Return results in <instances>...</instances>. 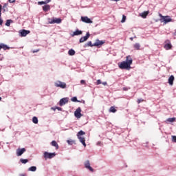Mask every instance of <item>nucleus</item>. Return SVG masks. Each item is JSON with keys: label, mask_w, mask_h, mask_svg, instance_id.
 Returning a JSON list of instances; mask_svg holds the SVG:
<instances>
[{"label": "nucleus", "mask_w": 176, "mask_h": 176, "mask_svg": "<svg viewBox=\"0 0 176 176\" xmlns=\"http://www.w3.org/2000/svg\"><path fill=\"white\" fill-rule=\"evenodd\" d=\"M85 168H87L88 170H89V171H91V173L94 171V169H93V168L90 166V162L89 160L85 162Z\"/></svg>", "instance_id": "9d476101"}, {"label": "nucleus", "mask_w": 176, "mask_h": 176, "mask_svg": "<svg viewBox=\"0 0 176 176\" xmlns=\"http://www.w3.org/2000/svg\"><path fill=\"white\" fill-rule=\"evenodd\" d=\"M8 8V3H5L3 6V8L4 9V11H5V8Z\"/></svg>", "instance_id": "4c0bfd02"}, {"label": "nucleus", "mask_w": 176, "mask_h": 176, "mask_svg": "<svg viewBox=\"0 0 176 176\" xmlns=\"http://www.w3.org/2000/svg\"><path fill=\"white\" fill-rule=\"evenodd\" d=\"M80 83L81 85H86V81H85V80H81Z\"/></svg>", "instance_id": "c9c22d12"}, {"label": "nucleus", "mask_w": 176, "mask_h": 176, "mask_svg": "<svg viewBox=\"0 0 176 176\" xmlns=\"http://www.w3.org/2000/svg\"><path fill=\"white\" fill-rule=\"evenodd\" d=\"M67 102H68V100H67V98H62L60 100L59 105L60 107H63V105H65V104H67Z\"/></svg>", "instance_id": "4468645a"}, {"label": "nucleus", "mask_w": 176, "mask_h": 176, "mask_svg": "<svg viewBox=\"0 0 176 176\" xmlns=\"http://www.w3.org/2000/svg\"><path fill=\"white\" fill-rule=\"evenodd\" d=\"M176 118H169L166 120V122H170V123H173V122H175Z\"/></svg>", "instance_id": "5701e85b"}, {"label": "nucleus", "mask_w": 176, "mask_h": 176, "mask_svg": "<svg viewBox=\"0 0 176 176\" xmlns=\"http://www.w3.org/2000/svg\"><path fill=\"white\" fill-rule=\"evenodd\" d=\"M50 2H52V0H46L45 1H38V5H47Z\"/></svg>", "instance_id": "f3484780"}, {"label": "nucleus", "mask_w": 176, "mask_h": 176, "mask_svg": "<svg viewBox=\"0 0 176 176\" xmlns=\"http://www.w3.org/2000/svg\"><path fill=\"white\" fill-rule=\"evenodd\" d=\"M13 23V21L11 20V19H8V20L6 21V25L7 27H10V23Z\"/></svg>", "instance_id": "393cba45"}, {"label": "nucleus", "mask_w": 176, "mask_h": 176, "mask_svg": "<svg viewBox=\"0 0 176 176\" xmlns=\"http://www.w3.org/2000/svg\"><path fill=\"white\" fill-rule=\"evenodd\" d=\"M43 12H49V10H50V6L45 5V6H43Z\"/></svg>", "instance_id": "a211bd4d"}, {"label": "nucleus", "mask_w": 176, "mask_h": 176, "mask_svg": "<svg viewBox=\"0 0 176 176\" xmlns=\"http://www.w3.org/2000/svg\"><path fill=\"white\" fill-rule=\"evenodd\" d=\"M111 1H115L116 2H119L120 0H111Z\"/></svg>", "instance_id": "a18cd8bd"}, {"label": "nucleus", "mask_w": 176, "mask_h": 176, "mask_svg": "<svg viewBox=\"0 0 176 176\" xmlns=\"http://www.w3.org/2000/svg\"><path fill=\"white\" fill-rule=\"evenodd\" d=\"M87 46H90L91 47H94V45H93V43H91V41H89V42L87 43Z\"/></svg>", "instance_id": "7c9ffc66"}, {"label": "nucleus", "mask_w": 176, "mask_h": 176, "mask_svg": "<svg viewBox=\"0 0 176 176\" xmlns=\"http://www.w3.org/2000/svg\"><path fill=\"white\" fill-rule=\"evenodd\" d=\"M72 101H73V102H76V101H78V98L76 97H73L72 98Z\"/></svg>", "instance_id": "473e14b6"}, {"label": "nucleus", "mask_w": 176, "mask_h": 176, "mask_svg": "<svg viewBox=\"0 0 176 176\" xmlns=\"http://www.w3.org/2000/svg\"><path fill=\"white\" fill-rule=\"evenodd\" d=\"M30 30H22L21 32H20V34H21V36L23 37V36H27V35H28V34H30Z\"/></svg>", "instance_id": "ddd939ff"}, {"label": "nucleus", "mask_w": 176, "mask_h": 176, "mask_svg": "<svg viewBox=\"0 0 176 176\" xmlns=\"http://www.w3.org/2000/svg\"><path fill=\"white\" fill-rule=\"evenodd\" d=\"M32 122H33V123H34V124H38V118L33 117Z\"/></svg>", "instance_id": "cd10ccee"}, {"label": "nucleus", "mask_w": 176, "mask_h": 176, "mask_svg": "<svg viewBox=\"0 0 176 176\" xmlns=\"http://www.w3.org/2000/svg\"><path fill=\"white\" fill-rule=\"evenodd\" d=\"M10 3H13L14 2L16 1V0H8Z\"/></svg>", "instance_id": "ea45409f"}, {"label": "nucleus", "mask_w": 176, "mask_h": 176, "mask_svg": "<svg viewBox=\"0 0 176 176\" xmlns=\"http://www.w3.org/2000/svg\"><path fill=\"white\" fill-rule=\"evenodd\" d=\"M69 56H75V50L71 49L68 51Z\"/></svg>", "instance_id": "4be33fe9"}, {"label": "nucleus", "mask_w": 176, "mask_h": 176, "mask_svg": "<svg viewBox=\"0 0 176 176\" xmlns=\"http://www.w3.org/2000/svg\"><path fill=\"white\" fill-rule=\"evenodd\" d=\"M29 171H36V166H31L30 168H29L28 169Z\"/></svg>", "instance_id": "c85d7f7f"}, {"label": "nucleus", "mask_w": 176, "mask_h": 176, "mask_svg": "<svg viewBox=\"0 0 176 176\" xmlns=\"http://www.w3.org/2000/svg\"><path fill=\"white\" fill-rule=\"evenodd\" d=\"M54 85L56 87H60V89H67V84L60 80L55 82Z\"/></svg>", "instance_id": "20e7f679"}, {"label": "nucleus", "mask_w": 176, "mask_h": 176, "mask_svg": "<svg viewBox=\"0 0 176 176\" xmlns=\"http://www.w3.org/2000/svg\"><path fill=\"white\" fill-rule=\"evenodd\" d=\"M159 16L161 17L160 21L162 23L164 22V24H167V23H171L173 21V19H170V16H162V14H160Z\"/></svg>", "instance_id": "7ed1b4c3"}, {"label": "nucleus", "mask_w": 176, "mask_h": 176, "mask_svg": "<svg viewBox=\"0 0 176 176\" xmlns=\"http://www.w3.org/2000/svg\"><path fill=\"white\" fill-rule=\"evenodd\" d=\"M56 156V153H48L47 151L44 152V159L47 160V159H53Z\"/></svg>", "instance_id": "39448f33"}, {"label": "nucleus", "mask_w": 176, "mask_h": 176, "mask_svg": "<svg viewBox=\"0 0 176 176\" xmlns=\"http://www.w3.org/2000/svg\"><path fill=\"white\" fill-rule=\"evenodd\" d=\"M1 100H2V98L0 97V101H1Z\"/></svg>", "instance_id": "8fccbe9b"}, {"label": "nucleus", "mask_w": 176, "mask_h": 176, "mask_svg": "<svg viewBox=\"0 0 176 176\" xmlns=\"http://www.w3.org/2000/svg\"><path fill=\"white\" fill-rule=\"evenodd\" d=\"M172 141L173 142H176V136H174V135L172 136Z\"/></svg>", "instance_id": "72a5a7b5"}, {"label": "nucleus", "mask_w": 176, "mask_h": 176, "mask_svg": "<svg viewBox=\"0 0 176 176\" xmlns=\"http://www.w3.org/2000/svg\"><path fill=\"white\" fill-rule=\"evenodd\" d=\"M104 43H105V41H102L97 39L95 43L93 44V46H96V47H98V46H102V45H104Z\"/></svg>", "instance_id": "9b49d317"}, {"label": "nucleus", "mask_w": 176, "mask_h": 176, "mask_svg": "<svg viewBox=\"0 0 176 176\" xmlns=\"http://www.w3.org/2000/svg\"><path fill=\"white\" fill-rule=\"evenodd\" d=\"M19 176H25V175L21 174Z\"/></svg>", "instance_id": "de8ad7c7"}, {"label": "nucleus", "mask_w": 176, "mask_h": 176, "mask_svg": "<svg viewBox=\"0 0 176 176\" xmlns=\"http://www.w3.org/2000/svg\"><path fill=\"white\" fill-rule=\"evenodd\" d=\"M174 76L171 75L168 78V83L170 85V86H173L174 85Z\"/></svg>", "instance_id": "2eb2a0df"}, {"label": "nucleus", "mask_w": 176, "mask_h": 176, "mask_svg": "<svg viewBox=\"0 0 176 176\" xmlns=\"http://www.w3.org/2000/svg\"><path fill=\"white\" fill-rule=\"evenodd\" d=\"M88 38H90V33L87 32L86 36H82L80 38V43H83V42H86Z\"/></svg>", "instance_id": "1a4fd4ad"}, {"label": "nucleus", "mask_w": 176, "mask_h": 176, "mask_svg": "<svg viewBox=\"0 0 176 176\" xmlns=\"http://www.w3.org/2000/svg\"><path fill=\"white\" fill-rule=\"evenodd\" d=\"M25 151L26 150L25 148L16 149V156H21V155H23Z\"/></svg>", "instance_id": "f8f14e48"}, {"label": "nucleus", "mask_w": 176, "mask_h": 176, "mask_svg": "<svg viewBox=\"0 0 176 176\" xmlns=\"http://www.w3.org/2000/svg\"><path fill=\"white\" fill-rule=\"evenodd\" d=\"M21 163H23V164H25V163H28V160L27 159H21L20 160Z\"/></svg>", "instance_id": "c756f323"}, {"label": "nucleus", "mask_w": 176, "mask_h": 176, "mask_svg": "<svg viewBox=\"0 0 176 176\" xmlns=\"http://www.w3.org/2000/svg\"><path fill=\"white\" fill-rule=\"evenodd\" d=\"M67 142L69 145H74V144H75V140H72L70 139L67 140Z\"/></svg>", "instance_id": "a878e982"}, {"label": "nucleus", "mask_w": 176, "mask_h": 176, "mask_svg": "<svg viewBox=\"0 0 176 176\" xmlns=\"http://www.w3.org/2000/svg\"><path fill=\"white\" fill-rule=\"evenodd\" d=\"M2 15V13L1 12H0V19H1V16Z\"/></svg>", "instance_id": "09e8293b"}, {"label": "nucleus", "mask_w": 176, "mask_h": 176, "mask_svg": "<svg viewBox=\"0 0 176 176\" xmlns=\"http://www.w3.org/2000/svg\"><path fill=\"white\" fill-rule=\"evenodd\" d=\"M81 21H82L83 23H87V24H91V23H93V21H91V19H90L87 16H82L81 17Z\"/></svg>", "instance_id": "6e6552de"}, {"label": "nucleus", "mask_w": 176, "mask_h": 176, "mask_svg": "<svg viewBox=\"0 0 176 176\" xmlns=\"http://www.w3.org/2000/svg\"><path fill=\"white\" fill-rule=\"evenodd\" d=\"M39 52V50H35L32 51V53H38Z\"/></svg>", "instance_id": "a19ab883"}, {"label": "nucleus", "mask_w": 176, "mask_h": 176, "mask_svg": "<svg viewBox=\"0 0 176 176\" xmlns=\"http://www.w3.org/2000/svg\"><path fill=\"white\" fill-rule=\"evenodd\" d=\"M149 14V11H144L142 14H140L141 17L143 19H146V16Z\"/></svg>", "instance_id": "dca6fc26"}, {"label": "nucleus", "mask_w": 176, "mask_h": 176, "mask_svg": "<svg viewBox=\"0 0 176 176\" xmlns=\"http://www.w3.org/2000/svg\"><path fill=\"white\" fill-rule=\"evenodd\" d=\"M85 134H86V133H85L83 131H80L77 133V137H78L80 142H81V144H82L83 146H85V148H86V140L85 139V138H82L81 136V135H85Z\"/></svg>", "instance_id": "f03ea898"}, {"label": "nucleus", "mask_w": 176, "mask_h": 176, "mask_svg": "<svg viewBox=\"0 0 176 176\" xmlns=\"http://www.w3.org/2000/svg\"><path fill=\"white\" fill-rule=\"evenodd\" d=\"M96 85H101V80H98L96 81Z\"/></svg>", "instance_id": "e433bc0d"}, {"label": "nucleus", "mask_w": 176, "mask_h": 176, "mask_svg": "<svg viewBox=\"0 0 176 176\" xmlns=\"http://www.w3.org/2000/svg\"><path fill=\"white\" fill-rule=\"evenodd\" d=\"M131 64H133V58H131V56H126V60L122 61L119 65V68H120V69H130V68H131Z\"/></svg>", "instance_id": "f257e3e1"}, {"label": "nucleus", "mask_w": 176, "mask_h": 176, "mask_svg": "<svg viewBox=\"0 0 176 176\" xmlns=\"http://www.w3.org/2000/svg\"><path fill=\"white\" fill-rule=\"evenodd\" d=\"M73 35H82V31L77 30L74 32Z\"/></svg>", "instance_id": "b1692460"}, {"label": "nucleus", "mask_w": 176, "mask_h": 176, "mask_svg": "<svg viewBox=\"0 0 176 176\" xmlns=\"http://www.w3.org/2000/svg\"><path fill=\"white\" fill-rule=\"evenodd\" d=\"M51 145L52 146H55L56 147V149H58L59 146H58V144H57V142H56L55 140H53L52 142H51Z\"/></svg>", "instance_id": "aec40b11"}, {"label": "nucleus", "mask_w": 176, "mask_h": 176, "mask_svg": "<svg viewBox=\"0 0 176 176\" xmlns=\"http://www.w3.org/2000/svg\"><path fill=\"white\" fill-rule=\"evenodd\" d=\"M2 12V6L0 5V12Z\"/></svg>", "instance_id": "c03bdc74"}, {"label": "nucleus", "mask_w": 176, "mask_h": 176, "mask_svg": "<svg viewBox=\"0 0 176 176\" xmlns=\"http://www.w3.org/2000/svg\"><path fill=\"white\" fill-rule=\"evenodd\" d=\"M116 109H115L114 107H111L109 109V112H112L113 113H115V112H116Z\"/></svg>", "instance_id": "bb28decb"}, {"label": "nucleus", "mask_w": 176, "mask_h": 176, "mask_svg": "<svg viewBox=\"0 0 176 176\" xmlns=\"http://www.w3.org/2000/svg\"><path fill=\"white\" fill-rule=\"evenodd\" d=\"M50 24H60L61 19L60 18H55L54 19H49Z\"/></svg>", "instance_id": "0eeeda50"}, {"label": "nucleus", "mask_w": 176, "mask_h": 176, "mask_svg": "<svg viewBox=\"0 0 176 176\" xmlns=\"http://www.w3.org/2000/svg\"><path fill=\"white\" fill-rule=\"evenodd\" d=\"M123 90H124V91H127V90H129V89H127L126 87H124V88H123Z\"/></svg>", "instance_id": "37998d69"}, {"label": "nucleus", "mask_w": 176, "mask_h": 176, "mask_svg": "<svg viewBox=\"0 0 176 176\" xmlns=\"http://www.w3.org/2000/svg\"><path fill=\"white\" fill-rule=\"evenodd\" d=\"M3 23V20H2V19L0 18V25H2Z\"/></svg>", "instance_id": "58836bf2"}, {"label": "nucleus", "mask_w": 176, "mask_h": 176, "mask_svg": "<svg viewBox=\"0 0 176 176\" xmlns=\"http://www.w3.org/2000/svg\"><path fill=\"white\" fill-rule=\"evenodd\" d=\"M102 85H103L104 86H107V82H102Z\"/></svg>", "instance_id": "79ce46f5"}, {"label": "nucleus", "mask_w": 176, "mask_h": 176, "mask_svg": "<svg viewBox=\"0 0 176 176\" xmlns=\"http://www.w3.org/2000/svg\"><path fill=\"white\" fill-rule=\"evenodd\" d=\"M126 21V16L122 15V19L121 20V23H124Z\"/></svg>", "instance_id": "2f4dec72"}, {"label": "nucleus", "mask_w": 176, "mask_h": 176, "mask_svg": "<svg viewBox=\"0 0 176 176\" xmlns=\"http://www.w3.org/2000/svg\"><path fill=\"white\" fill-rule=\"evenodd\" d=\"M143 101H144V99H138L137 102L138 104H140V102H143Z\"/></svg>", "instance_id": "f704fd0d"}, {"label": "nucleus", "mask_w": 176, "mask_h": 176, "mask_svg": "<svg viewBox=\"0 0 176 176\" xmlns=\"http://www.w3.org/2000/svg\"><path fill=\"white\" fill-rule=\"evenodd\" d=\"M100 144H101V142H98L97 143V145H100Z\"/></svg>", "instance_id": "49530a36"}, {"label": "nucleus", "mask_w": 176, "mask_h": 176, "mask_svg": "<svg viewBox=\"0 0 176 176\" xmlns=\"http://www.w3.org/2000/svg\"><path fill=\"white\" fill-rule=\"evenodd\" d=\"M80 112H82V109L78 107L74 112V116L78 119H80V118H82V113Z\"/></svg>", "instance_id": "423d86ee"}, {"label": "nucleus", "mask_w": 176, "mask_h": 176, "mask_svg": "<svg viewBox=\"0 0 176 176\" xmlns=\"http://www.w3.org/2000/svg\"><path fill=\"white\" fill-rule=\"evenodd\" d=\"M133 47L135 50H140L141 45H140V43H137L135 45H133Z\"/></svg>", "instance_id": "412c9836"}, {"label": "nucleus", "mask_w": 176, "mask_h": 176, "mask_svg": "<svg viewBox=\"0 0 176 176\" xmlns=\"http://www.w3.org/2000/svg\"><path fill=\"white\" fill-rule=\"evenodd\" d=\"M172 47H173V45H171V43H166L164 45V49H166V50H170Z\"/></svg>", "instance_id": "6ab92c4d"}]
</instances>
